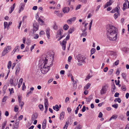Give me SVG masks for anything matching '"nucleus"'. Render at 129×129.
Segmentation results:
<instances>
[{"label": "nucleus", "instance_id": "nucleus-6", "mask_svg": "<svg viewBox=\"0 0 129 129\" xmlns=\"http://www.w3.org/2000/svg\"><path fill=\"white\" fill-rule=\"evenodd\" d=\"M50 28L48 27L47 28L45 31L47 36L48 39H50Z\"/></svg>", "mask_w": 129, "mask_h": 129}, {"label": "nucleus", "instance_id": "nucleus-42", "mask_svg": "<svg viewBox=\"0 0 129 129\" xmlns=\"http://www.w3.org/2000/svg\"><path fill=\"white\" fill-rule=\"evenodd\" d=\"M11 48V47L10 46H8L7 47H6L5 49H7V50H8L9 51H10Z\"/></svg>", "mask_w": 129, "mask_h": 129}, {"label": "nucleus", "instance_id": "nucleus-36", "mask_svg": "<svg viewBox=\"0 0 129 129\" xmlns=\"http://www.w3.org/2000/svg\"><path fill=\"white\" fill-rule=\"evenodd\" d=\"M127 8V4L126 3H125L123 4V10H124L126 9Z\"/></svg>", "mask_w": 129, "mask_h": 129}, {"label": "nucleus", "instance_id": "nucleus-11", "mask_svg": "<svg viewBox=\"0 0 129 129\" xmlns=\"http://www.w3.org/2000/svg\"><path fill=\"white\" fill-rule=\"evenodd\" d=\"M62 10L64 13H67L69 11L70 9L69 7H65L63 8Z\"/></svg>", "mask_w": 129, "mask_h": 129}, {"label": "nucleus", "instance_id": "nucleus-43", "mask_svg": "<svg viewBox=\"0 0 129 129\" xmlns=\"http://www.w3.org/2000/svg\"><path fill=\"white\" fill-rule=\"evenodd\" d=\"M4 29H6L8 25V23L6 22H5L4 23Z\"/></svg>", "mask_w": 129, "mask_h": 129}, {"label": "nucleus", "instance_id": "nucleus-54", "mask_svg": "<svg viewBox=\"0 0 129 129\" xmlns=\"http://www.w3.org/2000/svg\"><path fill=\"white\" fill-rule=\"evenodd\" d=\"M119 93L118 92H116L114 94V96L116 97H118L119 96Z\"/></svg>", "mask_w": 129, "mask_h": 129}, {"label": "nucleus", "instance_id": "nucleus-51", "mask_svg": "<svg viewBox=\"0 0 129 129\" xmlns=\"http://www.w3.org/2000/svg\"><path fill=\"white\" fill-rule=\"evenodd\" d=\"M46 124L42 123V128L43 129H45L46 127Z\"/></svg>", "mask_w": 129, "mask_h": 129}, {"label": "nucleus", "instance_id": "nucleus-38", "mask_svg": "<svg viewBox=\"0 0 129 129\" xmlns=\"http://www.w3.org/2000/svg\"><path fill=\"white\" fill-rule=\"evenodd\" d=\"M121 89L123 91H125L126 90V88L125 86L124 85L122 86L121 87Z\"/></svg>", "mask_w": 129, "mask_h": 129}, {"label": "nucleus", "instance_id": "nucleus-52", "mask_svg": "<svg viewBox=\"0 0 129 129\" xmlns=\"http://www.w3.org/2000/svg\"><path fill=\"white\" fill-rule=\"evenodd\" d=\"M103 116V114L101 112L99 113V114L98 116V117L99 118H102Z\"/></svg>", "mask_w": 129, "mask_h": 129}, {"label": "nucleus", "instance_id": "nucleus-57", "mask_svg": "<svg viewBox=\"0 0 129 129\" xmlns=\"http://www.w3.org/2000/svg\"><path fill=\"white\" fill-rule=\"evenodd\" d=\"M23 118V116L22 115H20L18 117V118H19V120L18 121H19L20 120H22V119Z\"/></svg>", "mask_w": 129, "mask_h": 129}, {"label": "nucleus", "instance_id": "nucleus-26", "mask_svg": "<svg viewBox=\"0 0 129 129\" xmlns=\"http://www.w3.org/2000/svg\"><path fill=\"white\" fill-rule=\"evenodd\" d=\"M117 116L116 115H113L110 119L109 120H110L112 119H116L117 118Z\"/></svg>", "mask_w": 129, "mask_h": 129}, {"label": "nucleus", "instance_id": "nucleus-32", "mask_svg": "<svg viewBox=\"0 0 129 129\" xmlns=\"http://www.w3.org/2000/svg\"><path fill=\"white\" fill-rule=\"evenodd\" d=\"M7 122L6 121H5L2 124V129H4L5 127V126Z\"/></svg>", "mask_w": 129, "mask_h": 129}, {"label": "nucleus", "instance_id": "nucleus-34", "mask_svg": "<svg viewBox=\"0 0 129 129\" xmlns=\"http://www.w3.org/2000/svg\"><path fill=\"white\" fill-rule=\"evenodd\" d=\"M24 5H22L20 7L19 11V13H20V12L21 11L23 10L24 9Z\"/></svg>", "mask_w": 129, "mask_h": 129}, {"label": "nucleus", "instance_id": "nucleus-21", "mask_svg": "<svg viewBox=\"0 0 129 129\" xmlns=\"http://www.w3.org/2000/svg\"><path fill=\"white\" fill-rule=\"evenodd\" d=\"M75 29V28L73 27L70 28L68 30V33L69 34H72L74 31Z\"/></svg>", "mask_w": 129, "mask_h": 129}, {"label": "nucleus", "instance_id": "nucleus-18", "mask_svg": "<svg viewBox=\"0 0 129 129\" xmlns=\"http://www.w3.org/2000/svg\"><path fill=\"white\" fill-rule=\"evenodd\" d=\"M63 31V30L62 29H59L58 30V31L57 32V35L58 36L59 35H61L62 34V32Z\"/></svg>", "mask_w": 129, "mask_h": 129}, {"label": "nucleus", "instance_id": "nucleus-30", "mask_svg": "<svg viewBox=\"0 0 129 129\" xmlns=\"http://www.w3.org/2000/svg\"><path fill=\"white\" fill-rule=\"evenodd\" d=\"M44 104L45 105H48V99L46 97L44 100Z\"/></svg>", "mask_w": 129, "mask_h": 129}, {"label": "nucleus", "instance_id": "nucleus-13", "mask_svg": "<svg viewBox=\"0 0 129 129\" xmlns=\"http://www.w3.org/2000/svg\"><path fill=\"white\" fill-rule=\"evenodd\" d=\"M116 89V87H115V85L113 83V84L112 85V89L111 90L112 93H114L116 91L115 90Z\"/></svg>", "mask_w": 129, "mask_h": 129}, {"label": "nucleus", "instance_id": "nucleus-46", "mask_svg": "<svg viewBox=\"0 0 129 129\" xmlns=\"http://www.w3.org/2000/svg\"><path fill=\"white\" fill-rule=\"evenodd\" d=\"M19 105L21 107H23V106L24 104V103L23 102H19Z\"/></svg>", "mask_w": 129, "mask_h": 129}, {"label": "nucleus", "instance_id": "nucleus-5", "mask_svg": "<svg viewBox=\"0 0 129 129\" xmlns=\"http://www.w3.org/2000/svg\"><path fill=\"white\" fill-rule=\"evenodd\" d=\"M120 9V8L118 6H117L116 8L113 9L110 12L112 13H114L116 12L118 15H119L120 13L119 12V9Z\"/></svg>", "mask_w": 129, "mask_h": 129}, {"label": "nucleus", "instance_id": "nucleus-4", "mask_svg": "<svg viewBox=\"0 0 129 129\" xmlns=\"http://www.w3.org/2000/svg\"><path fill=\"white\" fill-rule=\"evenodd\" d=\"M108 87V85L107 84H104L102 86V89L100 90L101 94H103L106 92Z\"/></svg>", "mask_w": 129, "mask_h": 129}, {"label": "nucleus", "instance_id": "nucleus-15", "mask_svg": "<svg viewBox=\"0 0 129 129\" xmlns=\"http://www.w3.org/2000/svg\"><path fill=\"white\" fill-rule=\"evenodd\" d=\"M54 13L59 17H62V14L61 13H60L59 12V11H55Z\"/></svg>", "mask_w": 129, "mask_h": 129}, {"label": "nucleus", "instance_id": "nucleus-44", "mask_svg": "<svg viewBox=\"0 0 129 129\" xmlns=\"http://www.w3.org/2000/svg\"><path fill=\"white\" fill-rule=\"evenodd\" d=\"M112 107L116 109L118 107V105L117 104H115L113 105L112 106Z\"/></svg>", "mask_w": 129, "mask_h": 129}, {"label": "nucleus", "instance_id": "nucleus-12", "mask_svg": "<svg viewBox=\"0 0 129 129\" xmlns=\"http://www.w3.org/2000/svg\"><path fill=\"white\" fill-rule=\"evenodd\" d=\"M39 26L36 23H35L33 24V32L34 31L35 32L37 31L38 29Z\"/></svg>", "mask_w": 129, "mask_h": 129}, {"label": "nucleus", "instance_id": "nucleus-45", "mask_svg": "<svg viewBox=\"0 0 129 129\" xmlns=\"http://www.w3.org/2000/svg\"><path fill=\"white\" fill-rule=\"evenodd\" d=\"M113 71V69H111L108 72V74L110 75L111 74Z\"/></svg>", "mask_w": 129, "mask_h": 129}, {"label": "nucleus", "instance_id": "nucleus-60", "mask_svg": "<svg viewBox=\"0 0 129 129\" xmlns=\"http://www.w3.org/2000/svg\"><path fill=\"white\" fill-rule=\"evenodd\" d=\"M45 34V33L43 31H41L40 33V35H44Z\"/></svg>", "mask_w": 129, "mask_h": 129}, {"label": "nucleus", "instance_id": "nucleus-49", "mask_svg": "<svg viewBox=\"0 0 129 129\" xmlns=\"http://www.w3.org/2000/svg\"><path fill=\"white\" fill-rule=\"evenodd\" d=\"M21 96L20 95H19L18 96V102L21 101Z\"/></svg>", "mask_w": 129, "mask_h": 129}, {"label": "nucleus", "instance_id": "nucleus-10", "mask_svg": "<svg viewBox=\"0 0 129 129\" xmlns=\"http://www.w3.org/2000/svg\"><path fill=\"white\" fill-rule=\"evenodd\" d=\"M10 83L11 85H14V86H16L17 84V81L16 82H14L13 79H11L10 80Z\"/></svg>", "mask_w": 129, "mask_h": 129}, {"label": "nucleus", "instance_id": "nucleus-14", "mask_svg": "<svg viewBox=\"0 0 129 129\" xmlns=\"http://www.w3.org/2000/svg\"><path fill=\"white\" fill-rule=\"evenodd\" d=\"M16 71L15 74L16 75L17 74L19 71L20 70V65L17 64L16 67Z\"/></svg>", "mask_w": 129, "mask_h": 129}, {"label": "nucleus", "instance_id": "nucleus-8", "mask_svg": "<svg viewBox=\"0 0 129 129\" xmlns=\"http://www.w3.org/2000/svg\"><path fill=\"white\" fill-rule=\"evenodd\" d=\"M38 116V114L36 113H34L31 116V120L33 121L37 119Z\"/></svg>", "mask_w": 129, "mask_h": 129}, {"label": "nucleus", "instance_id": "nucleus-31", "mask_svg": "<svg viewBox=\"0 0 129 129\" xmlns=\"http://www.w3.org/2000/svg\"><path fill=\"white\" fill-rule=\"evenodd\" d=\"M38 21L40 24H42L43 23H44V21L40 18L38 19Z\"/></svg>", "mask_w": 129, "mask_h": 129}, {"label": "nucleus", "instance_id": "nucleus-19", "mask_svg": "<svg viewBox=\"0 0 129 129\" xmlns=\"http://www.w3.org/2000/svg\"><path fill=\"white\" fill-rule=\"evenodd\" d=\"M92 98H93L92 95H90L89 96L88 98H86V101L89 102Z\"/></svg>", "mask_w": 129, "mask_h": 129}, {"label": "nucleus", "instance_id": "nucleus-27", "mask_svg": "<svg viewBox=\"0 0 129 129\" xmlns=\"http://www.w3.org/2000/svg\"><path fill=\"white\" fill-rule=\"evenodd\" d=\"M12 65V62L11 61H9L7 67L9 69L10 68L11 66Z\"/></svg>", "mask_w": 129, "mask_h": 129}, {"label": "nucleus", "instance_id": "nucleus-64", "mask_svg": "<svg viewBox=\"0 0 129 129\" xmlns=\"http://www.w3.org/2000/svg\"><path fill=\"white\" fill-rule=\"evenodd\" d=\"M125 129H129V125L127 124L125 127Z\"/></svg>", "mask_w": 129, "mask_h": 129}, {"label": "nucleus", "instance_id": "nucleus-17", "mask_svg": "<svg viewBox=\"0 0 129 129\" xmlns=\"http://www.w3.org/2000/svg\"><path fill=\"white\" fill-rule=\"evenodd\" d=\"M113 2H108L107 3L105 4L104 8H105L111 5L112 3Z\"/></svg>", "mask_w": 129, "mask_h": 129}, {"label": "nucleus", "instance_id": "nucleus-56", "mask_svg": "<svg viewBox=\"0 0 129 129\" xmlns=\"http://www.w3.org/2000/svg\"><path fill=\"white\" fill-rule=\"evenodd\" d=\"M119 61V60H117L115 62V64L116 66H117L118 65Z\"/></svg>", "mask_w": 129, "mask_h": 129}, {"label": "nucleus", "instance_id": "nucleus-50", "mask_svg": "<svg viewBox=\"0 0 129 129\" xmlns=\"http://www.w3.org/2000/svg\"><path fill=\"white\" fill-rule=\"evenodd\" d=\"M76 127H77V128L78 129H81L82 127V126H81V125H80V124H79V125H78Z\"/></svg>", "mask_w": 129, "mask_h": 129}, {"label": "nucleus", "instance_id": "nucleus-3", "mask_svg": "<svg viewBox=\"0 0 129 129\" xmlns=\"http://www.w3.org/2000/svg\"><path fill=\"white\" fill-rule=\"evenodd\" d=\"M70 35H68L66 37V38L64 39L62 41L61 43V42H60V43L61 45L62 46V48L64 50L66 49V44L67 43V40H68L69 39Z\"/></svg>", "mask_w": 129, "mask_h": 129}, {"label": "nucleus", "instance_id": "nucleus-16", "mask_svg": "<svg viewBox=\"0 0 129 129\" xmlns=\"http://www.w3.org/2000/svg\"><path fill=\"white\" fill-rule=\"evenodd\" d=\"M64 112H62L60 114V117H59L60 119V120H62L64 118Z\"/></svg>", "mask_w": 129, "mask_h": 129}, {"label": "nucleus", "instance_id": "nucleus-23", "mask_svg": "<svg viewBox=\"0 0 129 129\" xmlns=\"http://www.w3.org/2000/svg\"><path fill=\"white\" fill-rule=\"evenodd\" d=\"M91 84L88 83H87L84 87V89H88L90 86L91 85Z\"/></svg>", "mask_w": 129, "mask_h": 129}, {"label": "nucleus", "instance_id": "nucleus-37", "mask_svg": "<svg viewBox=\"0 0 129 129\" xmlns=\"http://www.w3.org/2000/svg\"><path fill=\"white\" fill-rule=\"evenodd\" d=\"M122 78L125 80L126 79V74L124 73H122Z\"/></svg>", "mask_w": 129, "mask_h": 129}, {"label": "nucleus", "instance_id": "nucleus-48", "mask_svg": "<svg viewBox=\"0 0 129 129\" xmlns=\"http://www.w3.org/2000/svg\"><path fill=\"white\" fill-rule=\"evenodd\" d=\"M7 54V52H5V50H3L2 53V55L3 56H4L5 55Z\"/></svg>", "mask_w": 129, "mask_h": 129}, {"label": "nucleus", "instance_id": "nucleus-2", "mask_svg": "<svg viewBox=\"0 0 129 129\" xmlns=\"http://www.w3.org/2000/svg\"><path fill=\"white\" fill-rule=\"evenodd\" d=\"M47 61L48 59L45 58V60L42 63V64L40 65V67H41V71L42 73L44 74L46 73L50 69L49 66H46Z\"/></svg>", "mask_w": 129, "mask_h": 129}, {"label": "nucleus", "instance_id": "nucleus-1", "mask_svg": "<svg viewBox=\"0 0 129 129\" xmlns=\"http://www.w3.org/2000/svg\"><path fill=\"white\" fill-rule=\"evenodd\" d=\"M107 38L110 40H116L117 38V29L114 26L110 24L107 25Z\"/></svg>", "mask_w": 129, "mask_h": 129}, {"label": "nucleus", "instance_id": "nucleus-55", "mask_svg": "<svg viewBox=\"0 0 129 129\" xmlns=\"http://www.w3.org/2000/svg\"><path fill=\"white\" fill-rule=\"evenodd\" d=\"M18 108L16 107H14V111L16 112H17L18 111Z\"/></svg>", "mask_w": 129, "mask_h": 129}, {"label": "nucleus", "instance_id": "nucleus-62", "mask_svg": "<svg viewBox=\"0 0 129 129\" xmlns=\"http://www.w3.org/2000/svg\"><path fill=\"white\" fill-rule=\"evenodd\" d=\"M129 96V93H126L125 95V97L127 99Z\"/></svg>", "mask_w": 129, "mask_h": 129}, {"label": "nucleus", "instance_id": "nucleus-40", "mask_svg": "<svg viewBox=\"0 0 129 129\" xmlns=\"http://www.w3.org/2000/svg\"><path fill=\"white\" fill-rule=\"evenodd\" d=\"M7 98H8L7 96H5L2 99V102H4L6 101V99Z\"/></svg>", "mask_w": 129, "mask_h": 129}, {"label": "nucleus", "instance_id": "nucleus-39", "mask_svg": "<svg viewBox=\"0 0 129 129\" xmlns=\"http://www.w3.org/2000/svg\"><path fill=\"white\" fill-rule=\"evenodd\" d=\"M9 91L10 92V94H12V93L14 92L13 89V88H12L11 89L10 88H9Z\"/></svg>", "mask_w": 129, "mask_h": 129}, {"label": "nucleus", "instance_id": "nucleus-9", "mask_svg": "<svg viewBox=\"0 0 129 129\" xmlns=\"http://www.w3.org/2000/svg\"><path fill=\"white\" fill-rule=\"evenodd\" d=\"M76 19V17H74L68 19L67 21V23L68 24H71L72 22L75 21Z\"/></svg>", "mask_w": 129, "mask_h": 129}, {"label": "nucleus", "instance_id": "nucleus-25", "mask_svg": "<svg viewBox=\"0 0 129 129\" xmlns=\"http://www.w3.org/2000/svg\"><path fill=\"white\" fill-rule=\"evenodd\" d=\"M53 109L54 110H55V109H56L57 111H58L59 110V107L57 105H56L55 107L54 106H53Z\"/></svg>", "mask_w": 129, "mask_h": 129}, {"label": "nucleus", "instance_id": "nucleus-20", "mask_svg": "<svg viewBox=\"0 0 129 129\" xmlns=\"http://www.w3.org/2000/svg\"><path fill=\"white\" fill-rule=\"evenodd\" d=\"M15 5V4H14L10 8L11 10L9 11V13L11 14L13 11L14 10Z\"/></svg>", "mask_w": 129, "mask_h": 129}, {"label": "nucleus", "instance_id": "nucleus-28", "mask_svg": "<svg viewBox=\"0 0 129 129\" xmlns=\"http://www.w3.org/2000/svg\"><path fill=\"white\" fill-rule=\"evenodd\" d=\"M69 26L67 24H65L63 26V29L65 30H67L69 28Z\"/></svg>", "mask_w": 129, "mask_h": 129}, {"label": "nucleus", "instance_id": "nucleus-41", "mask_svg": "<svg viewBox=\"0 0 129 129\" xmlns=\"http://www.w3.org/2000/svg\"><path fill=\"white\" fill-rule=\"evenodd\" d=\"M92 76H90L89 74H88L86 77V78L85 79V80H87L89 79Z\"/></svg>", "mask_w": 129, "mask_h": 129}, {"label": "nucleus", "instance_id": "nucleus-24", "mask_svg": "<svg viewBox=\"0 0 129 129\" xmlns=\"http://www.w3.org/2000/svg\"><path fill=\"white\" fill-rule=\"evenodd\" d=\"M87 32L83 31V33L81 34L80 37H85L87 36Z\"/></svg>", "mask_w": 129, "mask_h": 129}, {"label": "nucleus", "instance_id": "nucleus-63", "mask_svg": "<svg viewBox=\"0 0 129 129\" xmlns=\"http://www.w3.org/2000/svg\"><path fill=\"white\" fill-rule=\"evenodd\" d=\"M38 7L37 6H34L33 7V9L36 10L37 9Z\"/></svg>", "mask_w": 129, "mask_h": 129}, {"label": "nucleus", "instance_id": "nucleus-35", "mask_svg": "<svg viewBox=\"0 0 129 129\" xmlns=\"http://www.w3.org/2000/svg\"><path fill=\"white\" fill-rule=\"evenodd\" d=\"M53 29H54L57 30L58 29V27L57 25H56L55 22L54 23V25L53 27Z\"/></svg>", "mask_w": 129, "mask_h": 129}, {"label": "nucleus", "instance_id": "nucleus-58", "mask_svg": "<svg viewBox=\"0 0 129 129\" xmlns=\"http://www.w3.org/2000/svg\"><path fill=\"white\" fill-rule=\"evenodd\" d=\"M120 119L122 120H123L124 118V116L122 115H121L119 116Z\"/></svg>", "mask_w": 129, "mask_h": 129}, {"label": "nucleus", "instance_id": "nucleus-22", "mask_svg": "<svg viewBox=\"0 0 129 129\" xmlns=\"http://www.w3.org/2000/svg\"><path fill=\"white\" fill-rule=\"evenodd\" d=\"M110 54L111 55H113L114 56V58H116L117 57L116 54L115 52L111 51L110 52Z\"/></svg>", "mask_w": 129, "mask_h": 129}, {"label": "nucleus", "instance_id": "nucleus-59", "mask_svg": "<svg viewBox=\"0 0 129 129\" xmlns=\"http://www.w3.org/2000/svg\"><path fill=\"white\" fill-rule=\"evenodd\" d=\"M39 37V35L38 34H35V36L34 37V38L35 39H36L38 38Z\"/></svg>", "mask_w": 129, "mask_h": 129}, {"label": "nucleus", "instance_id": "nucleus-53", "mask_svg": "<svg viewBox=\"0 0 129 129\" xmlns=\"http://www.w3.org/2000/svg\"><path fill=\"white\" fill-rule=\"evenodd\" d=\"M118 14L117 13H115L114 14V17L115 19H116L118 17Z\"/></svg>", "mask_w": 129, "mask_h": 129}, {"label": "nucleus", "instance_id": "nucleus-33", "mask_svg": "<svg viewBox=\"0 0 129 129\" xmlns=\"http://www.w3.org/2000/svg\"><path fill=\"white\" fill-rule=\"evenodd\" d=\"M39 107L40 110L42 111L43 110V105H42L40 104L39 105Z\"/></svg>", "mask_w": 129, "mask_h": 129}, {"label": "nucleus", "instance_id": "nucleus-29", "mask_svg": "<svg viewBox=\"0 0 129 129\" xmlns=\"http://www.w3.org/2000/svg\"><path fill=\"white\" fill-rule=\"evenodd\" d=\"M114 101L115 102H116L117 101L119 103H120L121 102V100H120V98H116L114 100Z\"/></svg>", "mask_w": 129, "mask_h": 129}, {"label": "nucleus", "instance_id": "nucleus-7", "mask_svg": "<svg viewBox=\"0 0 129 129\" xmlns=\"http://www.w3.org/2000/svg\"><path fill=\"white\" fill-rule=\"evenodd\" d=\"M19 123V121H18L17 120L16 121L15 124L13 125V129H17Z\"/></svg>", "mask_w": 129, "mask_h": 129}, {"label": "nucleus", "instance_id": "nucleus-47", "mask_svg": "<svg viewBox=\"0 0 129 129\" xmlns=\"http://www.w3.org/2000/svg\"><path fill=\"white\" fill-rule=\"evenodd\" d=\"M25 88H26V87L25 85V83L23 82V84L22 90H24V89H25Z\"/></svg>", "mask_w": 129, "mask_h": 129}, {"label": "nucleus", "instance_id": "nucleus-61", "mask_svg": "<svg viewBox=\"0 0 129 129\" xmlns=\"http://www.w3.org/2000/svg\"><path fill=\"white\" fill-rule=\"evenodd\" d=\"M108 67H106L104 69V71L105 72H106L108 70Z\"/></svg>", "mask_w": 129, "mask_h": 129}]
</instances>
